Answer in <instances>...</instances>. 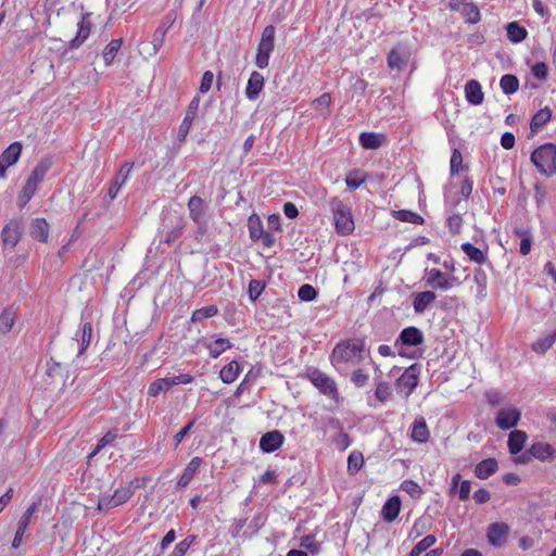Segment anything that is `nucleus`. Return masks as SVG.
<instances>
[{"instance_id": "052dcab7", "label": "nucleus", "mask_w": 556, "mask_h": 556, "mask_svg": "<svg viewBox=\"0 0 556 556\" xmlns=\"http://www.w3.org/2000/svg\"><path fill=\"white\" fill-rule=\"evenodd\" d=\"M300 546L307 549L313 555L319 552V544L316 542L313 535L303 536L301 539Z\"/></svg>"}, {"instance_id": "09e8293b", "label": "nucleus", "mask_w": 556, "mask_h": 556, "mask_svg": "<svg viewBox=\"0 0 556 556\" xmlns=\"http://www.w3.org/2000/svg\"><path fill=\"white\" fill-rule=\"evenodd\" d=\"M437 539L432 534L426 535L422 540H420L410 551L409 556H420L424 552H426L429 547L434 545Z\"/></svg>"}, {"instance_id": "9b49d317", "label": "nucleus", "mask_w": 556, "mask_h": 556, "mask_svg": "<svg viewBox=\"0 0 556 556\" xmlns=\"http://www.w3.org/2000/svg\"><path fill=\"white\" fill-rule=\"evenodd\" d=\"M22 143L20 141H14L0 154L1 179L7 177V169L17 163L22 154Z\"/></svg>"}, {"instance_id": "dca6fc26", "label": "nucleus", "mask_w": 556, "mask_h": 556, "mask_svg": "<svg viewBox=\"0 0 556 556\" xmlns=\"http://www.w3.org/2000/svg\"><path fill=\"white\" fill-rule=\"evenodd\" d=\"M465 98L472 105H480L484 100L481 84L478 80H468L465 85Z\"/></svg>"}, {"instance_id": "b1692460", "label": "nucleus", "mask_w": 556, "mask_h": 556, "mask_svg": "<svg viewBox=\"0 0 556 556\" xmlns=\"http://www.w3.org/2000/svg\"><path fill=\"white\" fill-rule=\"evenodd\" d=\"M132 165L129 163L124 164V166L119 169L117 176L114 179V182L109 189V197L111 199H115L121 190V188L126 184L129 178V174Z\"/></svg>"}, {"instance_id": "f3484780", "label": "nucleus", "mask_w": 556, "mask_h": 556, "mask_svg": "<svg viewBox=\"0 0 556 556\" xmlns=\"http://www.w3.org/2000/svg\"><path fill=\"white\" fill-rule=\"evenodd\" d=\"M89 15L90 14H85L80 22L77 24L78 26V30H77V34L75 36V38H73L71 41H70V48L72 49H77L78 47H80L86 40L87 38L89 37L90 35V31H91V23L89 21Z\"/></svg>"}, {"instance_id": "2eb2a0df", "label": "nucleus", "mask_w": 556, "mask_h": 556, "mask_svg": "<svg viewBox=\"0 0 556 556\" xmlns=\"http://www.w3.org/2000/svg\"><path fill=\"white\" fill-rule=\"evenodd\" d=\"M529 453L541 462H551L556 456V450L549 443L536 442L531 445Z\"/></svg>"}, {"instance_id": "13d9d810", "label": "nucleus", "mask_w": 556, "mask_h": 556, "mask_svg": "<svg viewBox=\"0 0 556 556\" xmlns=\"http://www.w3.org/2000/svg\"><path fill=\"white\" fill-rule=\"evenodd\" d=\"M298 296L301 301L311 302L316 299L317 291L311 285H303L299 288Z\"/></svg>"}, {"instance_id": "c756f323", "label": "nucleus", "mask_w": 556, "mask_h": 556, "mask_svg": "<svg viewBox=\"0 0 556 556\" xmlns=\"http://www.w3.org/2000/svg\"><path fill=\"white\" fill-rule=\"evenodd\" d=\"M410 437L417 443H425L429 440L430 432L424 418L414 421Z\"/></svg>"}, {"instance_id": "cd10ccee", "label": "nucleus", "mask_w": 556, "mask_h": 556, "mask_svg": "<svg viewBox=\"0 0 556 556\" xmlns=\"http://www.w3.org/2000/svg\"><path fill=\"white\" fill-rule=\"evenodd\" d=\"M52 166V161L49 157L42 159L33 169L31 174L27 178L28 181L33 182L35 186L38 187V185L43 180L47 173Z\"/></svg>"}, {"instance_id": "ea45409f", "label": "nucleus", "mask_w": 556, "mask_h": 556, "mask_svg": "<svg viewBox=\"0 0 556 556\" xmlns=\"http://www.w3.org/2000/svg\"><path fill=\"white\" fill-rule=\"evenodd\" d=\"M173 388L170 378H160L152 381L148 388V394L152 397L157 396L161 392L167 391Z\"/></svg>"}, {"instance_id": "1a4fd4ad", "label": "nucleus", "mask_w": 556, "mask_h": 556, "mask_svg": "<svg viewBox=\"0 0 556 556\" xmlns=\"http://www.w3.org/2000/svg\"><path fill=\"white\" fill-rule=\"evenodd\" d=\"M521 418V410L514 405L501 408L495 418V425L502 430L515 428Z\"/></svg>"}, {"instance_id": "f8f14e48", "label": "nucleus", "mask_w": 556, "mask_h": 556, "mask_svg": "<svg viewBox=\"0 0 556 556\" xmlns=\"http://www.w3.org/2000/svg\"><path fill=\"white\" fill-rule=\"evenodd\" d=\"M283 442V434L278 430H273L262 435L260 440V448L264 453H273L279 450Z\"/></svg>"}, {"instance_id": "f257e3e1", "label": "nucleus", "mask_w": 556, "mask_h": 556, "mask_svg": "<svg viewBox=\"0 0 556 556\" xmlns=\"http://www.w3.org/2000/svg\"><path fill=\"white\" fill-rule=\"evenodd\" d=\"M365 342L362 339H348L339 342L330 356L331 364L339 369L345 364H358L363 361Z\"/></svg>"}, {"instance_id": "4468645a", "label": "nucleus", "mask_w": 556, "mask_h": 556, "mask_svg": "<svg viewBox=\"0 0 556 556\" xmlns=\"http://www.w3.org/2000/svg\"><path fill=\"white\" fill-rule=\"evenodd\" d=\"M424 342L422 332L414 326L404 328L395 341V346H416Z\"/></svg>"}, {"instance_id": "0e129e2a", "label": "nucleus", "mask_w": 556, "mask_h": 556, "mask_svg": "<svg viewBox=\"0 0 556 556\" xmlns=\"http://www.w3.org/2000/svg\"><path fill=\"white\" fill-rule=\"evenodd\" d=\"M213 80H214L213 73L211 71L204 72L202 75L200 87H199L200 92L205 93V92L210 91V89L212 88V85H213Z\"/></svg>"}, {"instance_id": "2f4dec72", "label": "nucleus", "mask_w": 556, "mask_h": 556, "mask_svg": "<svg viewBox=\"0 0 556 556\" xmlns=\"http://www.w3.org/2000/svg\"><path fill=\"white\" fill-rule=\"evenodd\" d=\"M30 236L41 242H46L49 236V225L45 218H36L30 226Z\"/></svg>"}, {"instance_id": "6ab92c4d", "label": "nucleus", "mask_w": 556, "mask_h": 556, "mask_svg": "<svg viewBox=\"0 0 556 556\" xmlns=\"http://www.w3.org/2000/svg\"><path fill=\"white\" fill-rule=\"evenodd\" d=\"M437 299L432 290H426L413 294V307L416 313H424Z\"/></svg>"}, {"instance_id": "5fc2aeb1", "label": "nucleus", "mask_w": 556, "mask_h": 556, "mask_svg": "<svg viewBox=\"0 0 556 556\" xmlns=\"http://www.w3.org/2000/svg\"><path fill=\"white\" fill-rule=\"evenodd\" d=\"M195 536L188 535L186 539L177 543L169 556H185L190 546L194 543Z\"/></svg>"}, {"instance_id": "9d476101", "label": "nucleus", "mask_w": 556, "mask_h": 556, "mask_svg": "<svg viewBox=\"0 0 556 556\" xmlns=\"http://www.w3.org/2000/svg\"><path fill=\"white\" fill-rule=\"evenodd\" d=\"M200 102H201L200 96H194L187 106L185 117L181 121V124L179 125L178 132H177V139L180 142L185 141L189 134L192 123L197 117Z\"/></svg>"}, {"instance_id": "bf43d9fd", "label": "nucleus", "mask_w": 556, "mask_h": 556, "mask_svg": "<svg viewBox=\"0 0 556 556\" xmlns=\"http://www.w3.org/2000/svg\"><path fill=\"white\" fill-rule=\"evenodd\" d=\"M463 165V156L459 150L454 149L450 160L451 174L455 175L459 173Z\"/></svg>"}, {"instance_id": "3c124183", "label": "nucleus", "mask_w": 556, "mask_h": 556, "mask_svg": "<svg viewBox=\"0 0 556 556\" xmlns=\"http://www.w3.org/2000/svg\"><path fill=\"white\" fill-rule=\"evenodd\" d=\"M38 505H39V502H33L28 507L27 509L25 510V513L23 514V516L21 517V519L18 520V523H17V529L20 530H24L26 532L27 528H28V525L30 522V519L33 517V515L37 511L38 509Z\"/></svg>"}, {"instance_id": "8fccbe9b", "label": "nucleus", "mask_w": 556, "mask_h": 556, "mask_svg": "<svg viewBox=\"0 0 556 556\" xmlns=\"http://www.w3.org/2000/svg\"><path fill=\"white\" fill-rule=\"evenodd\" d=\"M375 396L381 403L390 401L392 399V390L390 384L384 381L378 382L375 390Z\"/></svg>"}, {"instance_id": "e433bc0d", "label": "nucleus", "mask_w": 556, "mask_h": 556, "mask_svg": "<svg viewBox=\"0 0 556 556\" xmlns=\"http://www.w3.org/2000/svg\"><path fill=\"white\" fill-rule=\"evenodd\" d=\"M458 12L467 23L477 24L480 21V11L478 7L471 2H465L464 5H460Z\"/></svg>"}, {"instance_id": "c85d7f7f", "label": "nucleus", "mask_w": 556, "mask_h": 556, "mask_svg": "<svg viewBox=\"0 0 556 556\" xmlns=\"http://www.w3.org/2000/svg\"><path fill=\"white\" fill-rule=\"evenodd\" d=\"M20 239V224L15 220L10 222L2 229L3 243L10 247H15Z\"/></svg>"}, {"instance_id": "680f3d73", "label": "nucleus", "mask_w": 556, "mask_h": 556, "mask_svg": "<svg viewBox=\"0 0 556 556\" xmlns=\"http://www.w3.org/2000/svg\"><path fill=\"white\" fill-rule=\"evenodd\" d=\"M401 488L403 491L408 493L412 497H419L421 495L420 486L412 480L404 481L402 483Z\"/></svg>"}, {"instance_id": "aec40b11", "label": "nucleus", "mask_w": 556, "mask_h": 556, "mask_svg": "<svg viewBox=\"0 0 556 556\" xmlns=\"http://www.w3.org/2000/svg\"><path fill=\"white\" fill-rule=\"evenodd\" d=\"M409 58V52L402 47L394 48L388 55V65L400 71L408 63Z\"/></svg>"}, {"instance_id": "774afa93", "label": "nucleus", "mask_w": 556, "mask_h": 556, "mask_svg": "<svg viewBox=\"0 0 556 556\" xmlns=\"http://www.w3.org/2000/svg\"><path fill=\"white\" fill-rule=\"evenodd\" d=\"M484 396H485L488 403L491 405H498L504 400L503 394L500 391L494 390V389L488 390L484 393Z\"/></svg>"}, {"instance_id": "6e6d98bb", "label": "nucleus", "mask_w": 556, "mask_h": 556, "mask_svg": "<svg viewBox=\"0 0 556 556\" xmlns=\"http://www.w3.org/2000/svg\"><path fill=\"white\" fill-rule=\"evenodd\" d=\"M37 188L38 187L35 186L33 182L26 180L18 195V201L22 205H25L27 202L30 201V199L35 195L37 191Z\"/></svg>"}, {"instance_id": "69168bd1", "label": "nucleus", "mask_w": 556, "mask_h": 556, "mask_svg": "<svg viewBox=\"0 0 556 556\" xmlns=\"http://www.w3.org/2000/svg\"><path fill=\"white\" fill-rule=\"evenodd\" d=\"M368 379L369 376L363 369L355 370L351 378L352 382L358 388L364 387Z\"/></svg>"}, {"instance_id": "473e14b6", "label": "nucleus", "mask_w": 556, "mask_h": 556, "mask_svg": "<svg viewBox=\"0 0 556 556\" xmlns=\"http://www.w3.org/2000/svg\"><path fill=\"white\" fill-rule=\"evenodd\" d=\"M384 136L377 132H362L359 135V143L364 149L376 150L382 144Z\"/></svg>"}, {"instance_id": "423d86ee", "label": "nucleus", "mask_w": 556, "mask_h": 556, "mask_svg": "<svg viewBox=\"0 0 556 556\" xmlns=\"http://www.w3.org/2000/svg\"><path fill=\"white\" fill-rule=\"evenodd\" d=\"M275 34V27L271 25L266 26L262 33L255 58V64L258 68H266L269 64L270 53L274 50Z\"/></svg>"}, {"instance_id": "bb28decb", "label": "nucleus", "mask_w": 556, "mask_h": 556, "mask_svg": "<svg viewBox=\"0 0 556 556\" xmlns=\"http://www.w3.org/2000/svg\"><path fill=\"white\" fill-rule=\"evenodd\" d=\"M401 510V500L399 496H392L382 506L383 520L391 522L395 520Z\"/></svg>"}, {"instance_id": "393cba45", "label": "nucleus", "mask_w": 556, "mask_h": 556, "mask_svg": "<svg viewBox=\"0 0 556 556\" xmlns=\"http://www.w3.org/2000/svg\"><path fill=\"white\" fill-rule=\"evenodd\" d=\"M497 469V460L495 458H486L476 465L475 475L477 478L484 480L494 475Z\"/></svg>"}, {"instance_id": "7ed1b4c3", "label": "nucleus", "mask_w": 556, "mask_h": 556, "mask_svg": "<svg viewBox=\"0 0 556 556\" xmlns=\"http://www.w3.org/2000/svg\"><path fill=\"white\" fill-rule=\"evenodd\" d=\"M138 486H139V481L132 480V481H130L129 485L121 486V488L116 489L114 491V493H112V494L108 493V492L101 493L99 495V500H98V509L108 511L114 507L125 504L126 502H128L131 498V496L134 494L132 488H138Z\"/></svg>"}, {"instance_id": "412c9836", "label": "nucleus", "mask_w": 556, "mask_h": 556, "mask_svg": "<svg viewBox=\"0 0 556 556\" xmlns=\"http://www.w3.org/2000/svg\"><path fill=\"white\" fill-rule=\"evenodd\" d=\"M202 463H203V460L199 456H194L193 458H191V460L188 463V465L184 469L182 475L178 479L177 486H179V488L187 486L190 483V481L193 479L195 472L199 470Z\"/></svg>"}, {"instance_id": "ddd939ff", "label": "nucleus", "mask_w": 556, "mask_h": 556, "mask_svg": "<svg viewBox=\"0 0 556 556\" xmlns=\"http://www.w3.org/2000/svg\"><path fill=\"white\" fill-rule=\"evenodd\" d=\"M509 532V527L504 522H494L488 528L489 543L495 547H502Z\"/></svg>"}, {"instance_id": "864d4df0", "label": "nucleus", "mask_w": 556, "mask_h": 556, "mask_svg": "<svg viewBox=\"0 0 556 556\" xmlns=\"http://www.w3.org/2000/svg\"><path fill=\"white\" fill-rule=\"evenodd\" d=\"M165 27H157L153 34L151 45H152V52L150 54L155 55L160 49L163 47L164 39L166 36Z\"/></svg>"}, {"instance_id": "4d7b16f0", "label": "nucleus", "mask_w": 556, "mask_h": 556, "mask_svg": "<svg viewBox=\"0 0 556 556\" xmlns=\"http://www.w3.org/2000/svg\"><path fill=\"white\" fill-rule=\"evenodd\" d=\"M364 464V457L358 452H352L348 457V470L351 473H356Z\"/></svg>"}, {"instance_id": "58836bf2", "label": "nucleus", "mask_w": 556, "mask_h": 556, "mask_svg": "<svg viewBox=\"0 0 556 556\" xmlns=\"http://www.w3.org/2000/svg\"><path fill=\"white\" fill-rule=\"evenodd\" d=\"M122 39H113L104 48L102 56L106 66L112 65L115 56L117 55L122 47Z\"/></svg>"}, {"instance_id": "f03ea898", "label": "nucleus", "mask_w": 556, "mask_h": 556, "mask_svg": "<svg viewBox=\"0 0 556 556\" xmlns=\"http://www.w3.org/2000/svg\"><path fill=\"white\" fill-rule=\"evenodd\" d=\"M531 161L541 174L552 176L556 173V146L545 143L539 147L532 152Z\"/></svg>"}, {"instance_id": "4be33fe9", "label": "nucleus", "mask_w": 556, "mask_h": 556, "mask_svg": "<svg viewBox=\"0 0 556 556\" xmlns=\"http://www.w3.org/2000/svg\"><path fill=\"white\" fill-rule=\"evenodd\" d=\"M188 210H189V215L194 223H197L199 225H202L205 223L204 202L200 197L193 195L190 198V200L188 202Z\"/></svg>"}, {"instance_id": "39448f33", "label": "nucleus", "mask_w": 556, "mask_h": 556, "mask_svg": "<svg viewBox=\"0 0 556 556\" xmlns=\"http://www.w3.org/2000/svg\"><path fill=\"white\" fill-rule=\"evenodd\" d=\"M307 378L321 394L336 403L340 402V394L337 388V383L327 374L320 371L319 369L312 368L307 371Z\"/></svg>"}, {"instance_id": "a18cd8bd", "label": "nucleus", "mask_w": 556, "mask_h": 556, "mask_svg": "<svg viewBox=\"0 0 556 556\" xmlns=\"http://www.w3.org/2000/svg\"><path fill=\"white\" fill-rule=\"evenodd\" d=\"M248 228H249L250 238L253 241L261 239V236L263 235L264 230H263L262 220L258 216L252 215L249 217Z\"/></svg>"}, {"instance_id": "4c0bfd02", "label": "nucleus", "mask_w": 556, "mask_h": 556, "mask_svg": "<svg viewBox=\"0 0 556 556\" xmlns=\"http://www.w3.org/2000/svg\"><path fill=\"white\" fill-rule=\"evenodd\" d=\"M556 342V329L543 337L538 339L535 342L532 343V350L538 354H544L546 351H548L553 344Z\"/></svg>"}, {"instance_id": "49530a36", "label": "nucleus", "mask_w": 556, "mask_h": 556, "mask_svg": "<svg viewBox=\"0 0 556 556\" xmlns=\"http://www.w3.org/2000/svg\"><path fill=\"white\" fill-rule=\"evenodd\" d=\"M393 215L396 219L404 222V223H410V224H416V225H421L424 223V218L419 214L412 212V211H407V210L394 211Z\"/></svg>"}, {"instance_id": "603ef678", "label": "nucleus", "mask_w": 556, "mask_h": 556, "mask_svg": "<svg viewBox=\"0 0 556 556\" xmlns=\"http://www.w3.org/2000/svg\"><path fill=\"white\" fill-rule=\"evenodd\" d=\"M15 321V313L12 309H5L0 315V331L3 333L9 332Z\"/></svg>"}, {"instance_id": "a19ab883", "label": "nucleus", "mask_w": 556, "mask_h": 556, "mask_svg": "<svg viewBox=\"0 0 556 556\" xmlns=\"http://www.w3.org/2000/svg\"><path fill=\"white\" fill-rule=\"evenodd\" d=\"M507 38L515 43L521 42L527 37L526 28L519 26L516 22L506 25Z\"/></svg>"}, {"instance_id": "37998d69", "label": "nucleus", "mask_w": 556, "mask_h": 556, "mask_svg": "<svg viewBox=\"0 0 556 556\" xmlns=\"http://www.w3.org/2000/svg\"><path fill=\"white\" fill-rule=\"evenodd\" d=\"M517 236L520 238L519 252L521 255H528L532 247V233L527 228H520L516 230Z\"/></svg>"}, {"instance_id": "c03bdc74", "label": "nucleus", "mask_w": 556, "mask_h": 556, "mask_svg": "<svg viewBox=\"0 0 556 556\" xmlns=\"http://www.w3.org/2000/svg\"><path fill=\"white\" fill-rule=\"evenodd\" d=\"M500 86L505 94H513L519 88V80L515 75L506 74L502 76Z\"/></svg>"}, {"instance_id": "a878e982", "label": "nucleus", "mask_w": 556, "mask_h": 556, "mask_svg": "<svg viewBox=\"0 0 556 556\" xmlns=\"http://www.w3.org/2000/svg\"><path fill=\"white\" fill-rule=\"evenodd\" d=\"M528 435L522 430H513L508 435V451L513 455L520 453L525 446Z\"/></svg>"}, {"instance_id": "e2e57ef3", "label": "nucleus", "mask_w": 556, "mask_h": 556, "mask_svg": "<svg viewBox=\"0 0 556 556\" xmlns=\"http://www.w3.org/2000/svg\"><path fill=\"white\" fill-rule=\"evenodd\" d=\"M264 290V283L260 280L252 279L249 283V296L255 301Z\"/></svg>"}, {"instance_id": "338daca9", "label": "nucleus", "mask_w": 556, "mask_h": 556, "mask_svg": "<svg viewBox=\"0 0 556 556\" xmlns=\"http://www.w3.org/2000/svg\"><path fill=\"white\" fill-rule=\"evenodd\" d=\"M331 103V96L329 93H323L320 97L312 102L315 110L328 109Z\"/></svg>"}, {"instance_id": "0eeeda50", "label": "nucleus", "mask_w": 556, "mask_h": 556, "mask_svg": "<svg viewBox=\"0 0 556 556\" xmlns=\"http://www.w3.org/2000/svg\"><path fill=\"white\" fill-rule=\"evenodd\" d=\"M420 368L417 364L407 367L395 381V390L404 399H408L418 384Z\"/></svg>"}, {"instance_id": "5701e85b", "label": "nucleus", "mask_w": 556, "mask_h": 556, "mask_svg": "<svg viewBox=\"0 0 556 556\" xmlns=\"http://www.w3.org/2000/svg\"><path fill=\"white\" fill-rule=\"evenodd\" d=\"M91 337L92 325L86 321L80 326V329L76 333V338L73 339V343L77 342L79 344L78 355H81L87 350L90 344Z\"/></svg>"}, {"instance_id": "79ce46f5", "label": "nucleus", "mask_w": 556, "mask_h": 556, "mask_svg": "<svg viewBox=\"0 0 556 556\" xmlns=\"http://www.w3.org/2000/svg\"><path fill=\"white\" fill-rule=\"evenodd\" d=\"M552 117V111L548 108L541 109L538 111L532 119H531V130L538 131L542 126H544Z\"/></svg>"}, {"instance_id": "c9c22d12", "label": "nucleus", "mask_w": 556, "mask_h": 556, "mask_svg": "<svg viewBox=\"0 0 556 556\" xmlns=\"http://www.w3.org/2000/svg\"><path fill=\"white\" fill-rule=\"evenodd\" d=\"M473 281L477 285V298L483 300L486 296L488 276L481 267L475 269Z\"/></svg>"}, {"instance_id": "de8ad7c7", "label": "nucleus", "mask_w": 556, "mask_h": 556, "mask_svg": "<svg viewBox=\"0 0 556 556\" xmlns=\"http://www.w3.org/2000/svg\"><path fill=\"white\" fill-rule=\"evenodd\" d=\"M218 308L216 305H207L201 308L195 309L191 315V321L198 323L205 318L213 317L217 315Z\"/></svg>"}, {"instance_id": "72a5a7b5", "label": "nucleus", "mask_w": 556, "mask_h": 556, "mask_svg": "<svg viewBox=\"0 0 556 556\" xmlns=\"http://www.w3.org/2000/svg\"><path fill=\"white\" fill-rule=\"evenodd\" d=\"M462 251L469 257L470 261L477 264H483L486 262V252L477 248L470 242H464L460 245Z\"/></svg>"}, {"instance_id": "7c9ffc66", "label": "nucleus", "mask_w": 556, "mask_h": 556, "mask_svg": "<svg viewBox=\"0 0 556 556\" xmlns=\"http://www.w3.org/2000/svg\"><path fill=\"white\" fill-rule=\"evenodd\" d=\"M240 371L241 368L239 363L237 361H231L220 369L219 378L224 383L230 384L236 381Z\"/></svg>"}, {"instance_id": "6e6552de", "label": "nucleus", "mask_w": 556, "mask_h": 556, "mask_svg": "<svg viewBox=\"0 0 556 556\" xmlns=\"http://www.w3.org/2000/svg\"><path fill=\"white\" fill-rule=\"evenodd\" d=\"M333 219L339 233L349 235L354 230V220L351 210L341 202H338L333 206Z\"/></svg>"}, {"instance_id": "20e7f679", "label": "nucleus", "mask_w": 556, "mask_h": 556, "mask_svg": "<svg viewBox=\"0 0 556 556\" xmlns=\"http://www.w3.org/2000/svg\"><path fill=\"white\" fill-rule=\"evenodd\" d=\"M424 285L433 290L447 291L459 287L462 281L454 275L444 274L439 268H425L422 276Z\"/></svg>"}, {"instance_id": "f704fd0d", "label": "nucleus", "mask_w": 556, "mask_h": 556, "mask_svg": "<svg viewBox=\"0 0 556 556\" xmlns=\"http://www.w3.org/2000/svg\"><path fill=\"white\" fill-rule=\"evenodd\" d=\"M232 346L231 342L226 338H217L206 344L208 354L213 358H217L222 353Z\"/></svg>"}, {"instance_id": "a211bd4d", "label": "nucleus", "mask_w": 556, "mask_h": 556, "mask_svg": "<svg viewBox=\"0 0 556 556\" xmlns=\"http://www.w3.org/2000/svg\"><path fill=\"white\" fill-rule=\"evenodd\" d=\"M264 88V76L258 72H252L245 88V97L249 100H256Z\"/></svg>"}]
</instances>
